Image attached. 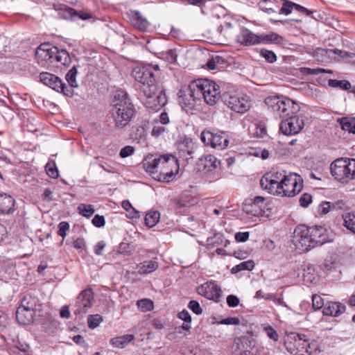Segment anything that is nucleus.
Here are the masks:
<instances>
[{"label": "nucleus", "mask_w": 355, "mask_h": 355, "mask_svg": "<svg viewBox=\"0 0 355 355\" xmlns=\"http://www.w3.org/2000/svg\"><path fill=\"white\" fill-rule=\"evenodd\" d=\"M347 183L355 180V159L347 158Z\"/></svg>", "instance_id": "37998d69"}, {"label": "nucleus", "mask_w": 355, "mask_h": 355, "mask_svg": "<svg viewBox=\"0 0 355 355\" xmlns=\"http://www.w3.org/2000/svg\"><path fill=\"white\" fill-rule=\"evenodd\" d=\"M39 305V300L37 297L31 295H26L21 300L19 307L35 312Z\"/></svg>", "instance_id": "7c9ffc66"}, {"label": "nucleus", "mask_w": 355, "mask_h": 355, "mask_svg": "<svg viewBox=\"0 0 355 355\" xmlns=\"http://www.w3.org/2000/svg\"><path fill=\"white\" fill-rule=\"evenodd\" d=\"M306 336L302 334L291 333L285 341L286 350L293 355H311V352L305 347Z\"/></svg>", "instance_id": "0eeeda50"}, {"label": "nucleus", "mask_w": 355, "mask_h": 355, "mask_svg": "<svg viewBox=\"0 0 355 355\" xmlns=\"http://www.w3.org/2000/svg\"><path fill=\"white\" fill-rule=\"evenodd\" d=\"M140 91L148 98L145 102L146 107L155 110L157 107L165 105L167 98L164 91L161 90L157 97L154 98L155 95L157 92V87L155 82L141 84Z\"/></svg>", "instance_id": "423d86ee"}, {"label": "nucleus", "mask_w": 355, "mask_h": 355, "mask_svg": "<svg viewBox=\"0 0 355 355\" xmlns=\"http://www.w3.org/2000/svg\"><path fill=\"white\" fill-rule=\"evenodd\" d=\"M178 159L171 155H164L158 166L157 172L155 173L153 178L163 182H171L178 171Z\"/></svg>", "instance_id": "39448f33"}, {"label": "nucleus", "mask_w": 355, "mask_h": 355, "mask_svg": "<svg viewBox=\"0 0 355 355\" xmlns=\"http://www.w3.org/2000/svg\"><path fill=\"white\" fill-rule=\"evenodd\" d=\"M342 51L338 49H324L318 48L314 52V56L317 57L318 60H323V56L330 57L333 54L341 55Z\"/></svg>", "instance_id": "4c0bfd02"}, {"label": "nucleus", "mask_w": 355, "mask_h": 355, "mask_svg": "<svg viewBox=\"0 0 355 355\" xmlns=\"http://www.w3.org/2000/svg\"><path fill=\"white\" fill-rule=\"evenodd\" d=\"M227 304L230 307H236L239 304V299L234 295H230L227 297Z\"/></svg>", "instance_id": "e2e57ef3"}, {"label": "nucleus", "mask_w": 355, "mask_h": 355, "mask_svg": "<svg viewBox=\"0 0 355 355\" xmlns=\"http://www.w3.org/2000/svg\"><path fill=\"white\" fill-rule=\"evenodd\" d=\"M345 306L340 303L328 302L323 308L322 313L325 315L337 317L344 312Z\"/></svg>", "instance_id": "393cba45"}, {"label": "nucleus", "mask_w": 355, "mask_h": 355, "mask_svg": "<svg viewBox=\"0 0 355 355\" xmlns=\"http://www.w3.org/2000/svg\"><path fill=\"white\" fill-rule=\"evenodd\" d=\"M254 268V262L252 260H248L234 266L232 268L231 272L232 274H236L243 270H252Z\"/></svg>", "instance_id": "e433bc0d"}, {"label": "nucleus", "mask_w": 355, "mask_h": 355, "mask_svg": "<svg viewBox=\"0 0 355 355\" xmlns=\"http://www.w3.org/2000/svg\"><path fill=\"white\" fill-rule=\"evenodd\" d=\"M347 158H339L334 161L330 166L331 175L342 183H347Z\"/></svg>", "instance_id": "f3484780"}, {"label": "nucleus", "mask_w": 355, "mask_h": 355, "mask_svg": "<svg viewBox=\"0 0 355 355\" xmlns=\"http://www.w3.org/2000/svg\"><path fill=\"white\" fill-rule=\"evenodd\" d=\"M253 135L257 138H265L267 136L266 127L263 123H257L254 125Z\"/></svg>", "instance_id": "49530a36"}, {"label": "nucleus", "mask_w": 355, "mask_h": 355, "mask_svg": "<svg viewBox=\"0 0 355 355\" xmlns=\"http://www.w3.org/2000/svg\"><path fill=\"white\" fill-rule=\"evenodd\" d=\"M78 209L80 214L86 217H89L94 213V209L91 205L80 204Z\"/></svg>", "instance_id": "09e8293b"}, {"label": "nucleus", "mask_w": 355, "mask_h": 355, "mask_svg": "<svg viewBox=\"0 0 355 355\" xmlns=\"http://www.w3.org/2000/svg\"><path fill=\"white\" fill-rule=\"evenodd\" d=\"M279 126L280 131L285 135H293L298 134L304 127V121L302 116L293 114L286 116Z\"/></svg>", "instance_id": "f8f14e48"}, {"label": "nucleus", "mask_w": 355, "mask_h": 355, "mask_svg": "<svg viewBox=\"0 0 355 355\" xmlns=\"http://www.w3.org/2000/svg\"><path fill=\"white\" fill-rule=\"evenodd\" d=\"M137 305L142 312L149 311L153 309L154 305L152 300L149 299H142L138 300Z\"/></svg>", "instance_id": "c03bdc74"}, {"label": "nucleus", "mask_w": 355, "mask_h": 355, "mask_svg": "<svg viewBox=\"0 0 355 355\" xmlns=\"http://www.w3.org/2000/svg\"><path fill=\"white\" fill-rule=\"evenodd\" d=\"M202 141L207 146L218 150H223L228 146L229 140L224 132L213 133L210 131H203L200 135Z\"/></svg>", "instance_id": "4468645a"}, {"label": "nucleus", "mask_w": 355, "mask_h": 355, "mask_svg": "<svg viewBox=\"0 0 355 355\" xmlns=\"http://www.w3.org/2000/svg\"><path fill=\"white\" fill-rule=\"evenodd\" d=\"M263 330L266 332V335L268 338H270L273 341H277L279 339V335L277 331L272 327L270 325L268 324L263 327Z\"/></svg>", "instance_id": "603ef678"}, {"label": "nucleus", "mask_w": 355, "mask_h": 355, "mask_svg": "<svg viewBox=\"0 0 355 355\" xmlns=\"http://www.w3.org/2000/svg\"><path fill=\"white\" fill-rule=\"evenodd\" d=\"M267 2L268 0H261L259 3L260 9L267 12L268 14L276 12V9L278 8V6H275V7H266L265 6V3H266Z\"/></svg>", "instance_id": "052dcab7"}, {"label": "nucleus", "mask_w": 355, "mask_h": 355, "mask_svg": "<svg viewBox=\"0 0 355 355\" xmlns=\"http://www.w3.org/2000/svg\"><path fill=\"white\" fill-rule=\"evenodd\" d=\"M40 79L42 83L49 86L53 89L58 92H62L67 96H73V89L66 86L62 80L54 74L47 72H42L40 74Z\"/></svg>", "instance_id": "9b49d317"}, {"label": "nucleus", "mask_w": 355, "mask_h": 355, "mask_svg": "<svg viewBox=\"0 0 355 355\" xmlns=\"http://www.w3.org/2000/svg\"><path fill=\"white\" fill-rule=\"evenodd\" d=\"M295 3H291L290 1H286L282 8L279 10L280 14H284L286 15L290 14L292 12L293 8H295Z\"/></svg>", "instance_id": "6e6d98bb"}, {"label": "nucleus", "mask_w": 355, "mask_h": 355, "mask_svg": "<svg viewBox=\"0 0 355 355\" xmlns=\"http://www.w3.org/2000/svg\"><path fill=\"white\" fill-rule=\"evenodd\" d=\"M166 129L161 125H155L151 131V135L153 137H157L166 132Z\"/></svg>", "instance_id": "69168bd1"}, {"label": "nucleus", "mask_w": 355, "mask_h": 355, "mask_svg": "<svg viewBox=\"0 0 355 355\" xmlns=\"http://www.w3.org/2000/svg\"><path fill=\"white\" fill-rule=\"evenodd\" d=\"M260 54L268 62L273 63L277 60V56L275 53L272 51L267 49H261L260 51Z\"/></svg>", "instance_id": "3c124183"}, {"label": "nucleus", "mask_w": 355, "mask_h": 355, "mask_svg": "<svg viewBox=\"0 0 355 355\" xmlns=\"http://www.w3.org/2000/svg\"><path fill=\"white\" fill-rule=\"evenodd\" d=\"M254 297L257 300L263 299L266 300H270L277 305H280L286 308L288 307L286 302L283 300L282 293L280 294V297H277L274 293H265L262 290H259L256 292Z\"/></svg>", "instance_id": "5701e85b"}, {"label": "nucleus", "mask_w": 355, "mask_h": 355, "mask_svg": "<svg viewBox=\"0 0 355 355\" xmlns=\"http://www.w3.org/2000/svg\"><path fill=\"white\" fill-rule=\"evenodd\" d=\"M248 344L247 338L236 339L232 347L233 355H252Z\"/></svg>", "instance_id": "b1692460"}, {"label": "nucleus", "mask_w": 355, "mask_h": 355, "mask_svg": "<svg viewBox=\"0 0 355 355\" xmlns=\"http://www.w3.org/2000/svg\"><path fill=\"white\" fill-rule=\"evenodd\" d=\"M188 307L196 315H200L202 313V309L199 302L196 300H191L188 304Z\"/></svg>", "instance_id": "4d7b16f0"}, {"label": "nucleus", "mask_w": 355, "mask_h": 355, "mask_svg": "<svg viewBox=\"0 0 355 355\" xmlns=\"http://www.w3.org/2000/svg\"><path fill=\"white\" fill-rule=\"evenodd\" d=\"M45 168L46 173L49 177L52 178H57L59 176L58 170L54 162L47 163Z\"/></svg>", "instance_id": "de8ad7c7"}, {"label": "nucleus", "mask_w": 355, "mask_h": 355, "mask_svg": "<svg viewBox=\"0 0 355 355\" xmlns=\"http://www.w3.org/2000/svg\"><path fill=\"white\" fill-rule=\"evenodd\" d=\"M243 211L248 215L260 216L263 214V209L261 207L256 205L250 200H246L243 205Z\"/></svg>", "instance_id": "2f4dec72"}, {"label": "nucleus", "mask_w": 355, "mask_h": 355, "mask_svg": "<svg viewBox=\"0 0 355 355\" xmlns=\"http://www.w3.org/2000/svg\"><path fill=\"white\" fill-rule=\"evenodd\" d=\"M225 63V60L222 58L220 56L216 55L213 57L211 60H209L206 66L209 70L218 69L223 67V65Z\"/></svg>", "instance_id": "a19ab883"}, {"label": "nucleus", "mask_w": 355, "mask_h": 355, "mask_svg": "<svg viewBox=\"0 0 355 355\" xmlns=\"http://www.w3.org/2000/svg\"><path fill=\"white\" fill-rule=\"evenodd\" d=\"M328 241L326 230L322 227L300 225L294 230L292 242L300 253L306 252Z\"/></svg>", "instance_id": "f257e3e1"}, {"label": "nucleus", "mask_w": 355, "mask_h": 355, "mask_svg": "<svg viewBox=\"0 0 355 355\" xmlns=\"http://www.w3.org/2000/svg\"><path fill=\"white\" fill-rule=\"evenodd\" d=\"M160 214L157 211H151L148 212L145 216V223L147 226L153 227L159 220Z\"/></svg>", "instance_id": "ea45409f"}, {"label": "nucleus", "mask_w": 355, "mask_h": 355, "mask_svg": "<svg viewBox=\"0 0 355 355\" xmlns=\"http://www.w3.org/2000/svg\"><path fill=\"white\" fill-rule=\"evenodd\" d=\"M76 74H77V70L75 67H72L69 71L68 73L66 74V76H65V78L67 80V81L68 82V83L69 84L70 87H69V88H71L72 89L71 87H77V83H76Z\"/></svg>", "instance_id": "a18cd8bd"}, {"label": "nucleus", "mask_w": 355, "mask_h": 355, "mask_svg": "<svg viewBox=\"0 0 355 355\" xmlns=\"http://www.w3.org/2000/svg\"><path fill=\"white\" fill-rule=\"evenodd\" d=\"M199 295L208 300L219 302L221 297L222 291L214 282H207L197 288Z\"/></svg>", "instance_id": "dca6fc26"}, {"label": "nucleus", "mask_w": 355, "mask_h": 355, "mask_svg": "<svg viewBox=\"0 0 355 355\" xmlns=\"http://www.w3.org/2000/svg\"><path fill=\"white\" fill-rule=\"evenodd\" d=\"M312 302H313V304H312L313 308L315 310H319L322 307L324 308V304L323 302V299L322 298L321 296L318 295H313L312 296Z\"/></svg>", "instance_id": "5fc2aeb1"}, {"label": "nucleus", "mask_w": 355, "mask_h": 355, "mask_svg": "<svg viewBox=\"0 0 355 355\" xmlns=\"http://www.w3.org/2000/svg\"><path fill=\"white\" fill-rule=\"evenodd\" d=\"M328 85L331 87H339L343 90H348L351 88V83L346 80H338L335 79H330L328 81Z\"/></svg>", "instance_id": "79ce46f5"}, {"label": "nucleus", "mask_w": 355, "mask_h": 355, "mask_svg": "<svg viewBox=\"0 0 355 355\" xmlns=\"http://www.w3.org/2000/svg\"><path fill=\"white\" fill-rule=\"evenodd\" d=\"M34 311L19 307L16 311V318L19 324L27 325L33 322Z\"/></svg>", "instance_id": "bb28decb"}, {"label": "nucleus", "mask_w": 355, "mask_h": 355, "mask_svg": "<svg viewBox=\"0 0 355 355\" xmlns=\"http://www.w3.org/2000/svg\"><path fill=\"white\" fill-rule=\"evenodd\" d=\"M282 184L284 190L283 196L293 197L299 193L303 187V180L297 173L286 175L282 171Z\"/></svg>", "instance_id": "1a4fd4ad"}, {"label": "nucleus", "mask_w": 355, "mask_h": 355, "mask_svg": "<svg viewBox=\"0 0 355 355\" xmlns=\"http://www.w3.org/2000/svg\"><path fill=\"white\" fill-rule=\"evenodd\" d=\"M192 93L196 98L203 99L209 105H214L220 98V87L213 80L198 79L191 82Z\"/></svg>", "instance_id": "7ed1b4c3"}, {"label": "nucleus", "mask_w": 355, "mask_h": 355, "mask_svg": "<svg viewBox=\"0 0 355 355\" xmlns=\"http://www.w3.org/2000/svg\"><path fill=\"white\" fill-rule=\"evenodd\" d=\"M134 151H135V149L132 146H126L121 150L119 155H120L121 157L125 158V157L132 155L134 153Z\"/></svg>", "instance_id": "680f3d73"}, {"label": "nucleus", "mask_w": 355, "mask_h": 355, "mask_svg": "<svg viewBox=\"0 0 355 355\" xmlns=\"http://www.w3.org/2000/svg\"><path fill=\"white\" fill-rule=\"evenodd\" d=\"M332 209V205L331 202L324 201L322 202L319 207L318 211L321 215H325Z\"/></svg>", "instance_id": "864d4df0"}, {"label": "nucleus", "mask_w": 355, "mask_h": 355, "mask_svg": "<svg viewBox=\"0 0 355 355\" xmlns=\"http://www.w3.org/2000/svg\"><path fill=\"white\" fill-rule=\"evenodd\" d=\"M102 321L103 318L100 315H91L87 320L88 326L91 329H94L97 327Z\"/></svg>", "instance_id": "8fccbe9b"}, {"label": "nucleus", "mask_w": 355, "mask_h": 355, "mask_svg": "<svg viewBox=\"0 0 355 355\" xmlns=\"http://www.w3.org/2000/svg\"><path fill=\"white\" fill-rule=\"evenodd\" d=\"M69 229V225L67 222L62 221L58 225V234L62 236L63 239L66 236L67 231Z\"/></svg>", "instance_id": "13d9d810"}, {"label": "nucleus", "mask_w": 355, "mask_h": 355, "mask_svg": "<svg viewBox=\"0 0 355 355\" xmlns=\"http://www.w3.org/2000/svg\"><path fill=\"white\" fill-rule=\"evenodd\" d=\"M337 121L343 130L355 134V120L354 119L343 117L338 119Z\"/></svg>", "instance_id": "c9c22d12"}, {"label": "nucleus", "mask_w": 355, "mask_h": 355, "mask_svg": "<svg viewBox=\"0 0 355 355\" xmlns=\"http://www.w3.org/2000/svg\"><path fill=\"white\" fill-rule=\"evenodd\" d=\"M261 35L254 33L247 28L242 27L236 36V41L243 46H254L261 44Z\"/></svg>", "instance_id": "a211bd4d"}, {"label": "nucleus", "mask_w": 355, "mask_h": 355, "mask_svg": "<svg viewBox=\"0 0 355 355\" xmlns=\"http://www.w3.org/2000/svg\"><path fill=\"white\" fill-rule=\"evenodd\" d=\"M282 173H266L260 180L261 188L272 195L283 196Z\"/></svg>", "instance_id": "6e6552de"}, {"label": "nucleus", "mask_w": 355, "mask_h": 355, "mask_svg": "<svg viewBox=\"0 0 355 355\" xmlns=\"http://www.w3.org/2000/svg\"><path fill=\"white\" fill-rule=\"evenodd\" d=\"M344 226L351 232L355 234V214L347 212L343 216Z\"/></svg>", "instance_id": "f704fd0d"}, {"label": "nucleus", "mask_w": 355, "mask_h": 355, "mask_svg": "<svg viewBox=\"0 0 355 355\" xmlns=\"http://www.w3.org/2000/svg\"><path fill=\"white\" fill-rule=\"evenodd\" d=\"M58 52V48L49 43L40 44L36 51L35 56L39 62L50 61L53 62L54 54Z\"/></svg>", "instance_id": "6ab92c4d"}, {"label": "nucleus", "mask_w": 355, "mask_h": 355, "mask_svg": "<svg viewBox=\"0 0 355 355\" xmlns=\"http://www.w3.org/2000/svg\"><path fill=\"white\" fill-rule=\"evenodd\" d=\"M177 55L175 51L170 50L166 53L165 59L169 63H175L176 62Z\"/></svg>", "instance_id": "774afa93"}, {"label": "nucleus", "mask_w": 355, "mask_h": 355, "mask_svg": "<svg viewBox=\"0 0 355 355\" xmlns=\"http://www.w3.org/2000/svg\"><path fill=\"white\" fill-rule=\"evenodd\" d=\"M300 205L303 207H307L312 202V196L309 193H304L300 198Z\"/></svg>", "instance_id": "bf43d9fd"}, {"label": "nucleus", "mask_w": 355, "mask_h": 355, "mask_svg": "<svg viewBox=\"0 0 355 355\" xmlns=\"http://www.w3.org/2000/svg\"><path fill=\"white\" fill-rule=\"evenodd\" d=\"M105 218L103 216L95 215L92 219V223L97 227H101L105 225Z\"/></svg>", "instance_id": "0e129e2a"}, {"label": "nucleus", "mask_w": 355, "mask_h": 355, "mask_svg": "<svg viewBox=\"0 0 355 355\" xmlns=\"http://www.w3.org/2000/svg\"><path fill=\"white\" fill-rule=\"evenodd\" d=\"M54 60L61 63L62 65H67L71 62L69 53L64 49L59 50L58 49V52L54 54L53 61Z\"/></svg>", "instance_id": "58836bf2"}, {"label": "nucleus", "mask_w": 355, "mask_h": 355, "mask_svg": "<svg viewBox=\"0 0 355 355\" xmlns=\"http://www.w3.org/2000/svg\"><path fill=\"white\" fill-rule=\"evenodd\" d=\"M223 100L229 108L238 113H245L251 107L248 98L243 95L225 94Z\"/></svg>", "instance_id": "9d476101"}, {"label": "nucleus", "mask_w": 355, "mask_h": 355, "mask_svg": "<svg viewBox=\"0 0 355 355\" xmlns=\"http://www.w3.org/2000/svg\"><path fill=\"white\" fill-rule=\"evenodd\" d=\"M220 164V161L212 155H207L200 161V166H202L206 171H212L216 169Z\"/></svg>", "instance_id": "c756f323"}, {"label": "nucleus", "mask_w": 355, "mask_h": 355, "mask_svg": "<svg viewBox=\"0 0 355 355\" xmlns=\"http://www.w3.org/2000/svg\"><path fill=\"white\" fill-rule=\"evenodd\" d=\"M135 336L132 334H125L112 338L110 341L114 347L123 349L125 347L130 343L134 341Z\"/></svg>", "instance_id": "cd10ccee"}, {"label": "nucleus", "mask_w": 355, "mask_h": 355, "mask_svg": "<svg viewBox=\"0 0 355 355\" xmlns=\"http://www.w3.org/2000/svg\"><path fill=\"white\" fill-rule=\"evenodd\" d=\"M265 103L271 112L281 118L295 114L300 110L297 103L283 95L270 96L265 99Z\"/></svg>", "instance_id": "20e7f679"}, {"label": "nucleus", "mask_w": 355, "mask_h": 355, "mask_svg": "<svg viewBox=\"0 0 355 355\" xmlns=\"http://www.w3.org/2000/svg\"><path fill=\"white\" fill-rule=\"evenodd\" d=\"M63 17L64 18H73L78 16L81 19L86 20L92 18V15L88 12H80L78 13L74 9L69 7H64L63 8Z\"/></svg>", "instance_id": "473e14b6"}, {"label": "nucleus", "mask_w": 355, "mask_h": 355, "mask_svg": "<svg viewBox=\"0 0 355 355\" xmlns=\"http://www.w3.org/2000/svg\"><path fill=\"white\" fill-rule=\"evenodd\" d=\"M15 201L14 198L6 193H0V213L9 214L15 211Z\"/></svg>", "instance_id": "4be33fe9"}, {"label": "nucleus", "mask_w": 355, "mask_h": 355, "mask_svg": "<svg viewBox=\"0 0 355 355\" xmlns=\"http://www.w3.org/2000/svg\"><path fill=\"white\" fill-rule=\"evenodd\" d=\"M116 129L127 127L136 114L134 105L125 91H118L114 96L110 110Z\"/></svg>", "instance_id": "f03ea898"}, {"label": "nucleus", "mask_w": 355, "mask_h": 355, "mask_svg": "<svg viewBox=\"0 0 355 355\" xmlns=\"http://www.w3.org/2000/svg\"><path fill=\"white\" fill-rule=\"evenodd\" d=\"M261 44L270 43L282 44L283 37L276 33H270L268 34H261Z\"/></svg>", "instance_id": "72a5a7b5"}, {"label": "nucleus", "mask_w": 355, "mask_h": 355, "mask_svg": "<svg viewBox=\"0 0 355 355\" xmlns=\"http://www.w3.org/2000/svg\"><path fill=\"white\" fill-rule=\"evenodd\" d=\"M162 155H150L146 157L144 162V168L146 171L150 173L153 177L155 176V173L157 172L158 166Z\"/></svg>", "instance_id": "a878e982"}, {"label": "nucleus", "mask_w": 355, "mask_h": 355, "mask_svg": "<svg viewBox=\"0 0 355 355\" xmlns=\"http://www.w3.org/2000/svg\"><path fill=\"white\" fill-rule=\"evenodd\" d=\"M240 322V320L238 318L236 317H229L222 320L219 323L222 324H234L237 325Z\"/></svg>", "instance_id": "338daca9"}, {"label": "nucleus", "mask_w": 355, "mask_h": 355, "mask_svg": "<svg viewBox=\"0 0 355 355\" xmlns=\"http://www.w3.org/2000/svg\"><path fill=\"white\" fill-rule=\"evenodd\" d=\"M93 300L94 293L91 289L83 291L76 299L73 313L76 315L83 316L91 309Z\"/></svg>", "instance_id": "2eb2a0df"}, {"label": "nucleus", "mask_w": 355, "mask_h": 355, "mask_svg": "<svg viewBox=\"0 0 355 355\" xmlns=\"http://www.w3.org/2000/svg\"><path fill=\"white\" fill-rule=\"evenodd\" d=\"M128 16L132 25L136 28L141 31H146L148 29L150 23L139 11L130 10L128 12Z\"/></svg>", "instance_id": "412c9836"}, {"label": "nucleus", "mask_w": 355, "mask_h": 355, "mask_svg": "<svg viewBox=\"0 0 355 355\" xmlns=\"http://www.w3.org/2000/svg\"><path fill=\"white\" fill-rule=\"evenodd\" d=\"M159 67L157 65H144L137 66L132 71V76L135 80L141 84L155 82V73H158Z\"/></svg>", "instance_id": "ddd939ff"}, {"label": "nucleus", "mask_w": 355, "mask_h": 355, "mask_svg": "<svg viewBox=\"0 0 355 355\" xmlns=\"http://www.w3.org/2000/svg\"><path fill=\"white\" fill-rule=\"evenodd\" d=\"M159 267V264L156 259L149 261H145L137 265V269L139 274H148L156 270Z\"/></svg>", "instance_id": "c85d7f7f"}, {"label": "nucleus", "mask_w": 355, "mask_h": 355, "mask_svg": "<svg viewBox=\"0 0 355 355\" xmlns=\"http://www.w3.org/2000/svg\"><path fill=\"white\" fill-rule=\"evenodd\" d=\"M191 83L186 88L180 90L179 102L182 107L187 109H192L196 105V101H200V98H196V95L192 93L191 89Z\"/></svg>", "instance_id": "aec40b11"}]
</instances>
